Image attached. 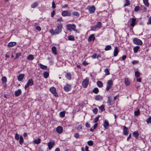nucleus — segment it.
I'll return each instance as SVG.
<instances>
[{"instance_id":"nucleus-1","label":"nucleus","mask_w":151,"mask_h":151,"mask_svg":"<svg viewBox=\"0 0 151 151\" xmlns=\"http://www.w3.org/2000/svg\"><path fill=\"white\" fill-rule=\"evenodd\" d=\"M62 28V25L60 24L56 27L55 30L51 29L50 30L49 32L52 35H58L61 32Z\"/></svg>"},{"instance_id":"nucleus-2","label":"nucleus","mask_w":151,"mask_h":151,"mask_svg":"<svg viewBox=\"0 0 151 151\" xmlns=\"http://www.w3.org/2000/svg\"><path fill=\"white\" fill-rule=\"evenodd\" d=\"M67 29L70 31H71L72 30L75 31L76 26L74 24H68L66 26Z\"/></svg>"},{"instance_id":"nucleus-3","label":"nucleus","mask_w":151,"mask_h":151,"mask_svg":"<svg viewBox=\"0 0 151 151\" xmlns=\"http://www.w3.org/2000/svg\"><path fill=\"white\" fill-rule=\"evenodd\" d=\"M87 9L88 10L90 14L93 13L95 10V8L94 6H88Z\"/></svg>"},{"instance_id":"nucleus-4","label":"nucleus","mask_w":151,"mask_h":151,"mask_svg":"<svg viewBox=\"0 0 151 151\" xmlns=\"http://www.w3.org/2000/svg\"><path fill=\"white\" fill-rule=\"evenodd\" d=\"M133 42L138 45H141L142 44V41L137 38H135L133 40Z\"/></svg>"},{"instance_id":"nucleus-5","label":"nucleus","mask_w":151,"mask_h":151,"mask_svg":"<svg viewBox=\"0 0 151 151\" xmlns=\"http://www.w3.org/2000/svg\"><path fill=\"white\" fill-rule=\"evenodd\" d=\"M61 15L63 17L70 16L71 15V13L68 11L65 10L62 12Z\"/></svg>"},{"instance_id":"nucleus-6","label":"nucleus","mask_w":151,"mask_h":151,"mask_svg":"<svg viewBox=\"0 0 151 151\" xmlns=\"http://www.w3.org/2000/svg\"><path fill=\"white\" fill-rule=\"evenodd\" d=\"M50 90L55 96L57 97L58 96V94L56 92V89L55 87H52L50 88Z\"/></svg>"},{"instance_id":"nucleus-7","label":"nucleus","mask_w":151,"mask_h":151,"mask_svg":"<svg viewBox=\"0 0 151 151\" xmlns=\"http://www.w3.org/2000/svg\"><path fill=\"white\" fill-rule=\"evenodd\" d=\"M136 18H132V19L130 25L132 27H133L135 25L136 23Z\"/></svg>"},{"instance_id":"nucleus-8","label":"nucleus","mask_w":151,"mask_h":151,"mask_svg":"<svg viewBox=\"0 0 151 151\" xmlns=\"http://www.w3.org/2000/svg\"><path fill=\"white\" fill-rule=\"evenodd\" d=\"M56 132L59 134L61 133L63 131V128L61 126L58 127L56 129Z\"/></svg>"},{"instance_id":"nucleus-9","label":"nucleus","mask_w":151,"mask_h":151,"mask_svg":"<svg viewBox=\"0 0 151 151\" xmlns=\"http://www.w3.org/2000/svg\"><path fill=\"white\" fill-rule=\"evenodd\" d=\"M109 125V124L108 121L106 119L105 120L104 124H103L104 128L105 129H107L108 128V127Z\"/></svg>"},{"instance_id":"nucleus-10","label":"nucleus","mask_w":151,"mask_h":151,"mask_svg":"<svg viewBox=\"0 0 151 151\" xmlns=\"http://www.w3.org/2000/svg\"><path fill=\"white\" fill-rule=\"evenodd\" d=\"M123 134L124 135H127L128 133L129 130L127 127L124 126L123 127Z\"/></svg>"},{"instance_id":"nucleus-11","label":"nucleus","mask_w":151,"mask_h":151,"mask_svg":"<svg viewBox=\"0 0 151 151\" xmlns=\"http://www.w3.org/2000/svg\"><path fill=\"white\" fill-rule=\"evenodd\" d=\"M55 145L54 142H50L48 143V146L49 150H51Z\"/></svg>"},{"instance_id":"nucleus-12","label":"nucleus","mask_w":151,"mask_h":151,"mask_svg":"<svg viewBox=\"0 0 151 151\" xmlns=\"http://www.w3.org/2000/svg\"><path fill=\"white\" fill-rule=\"evenodd\" d=\"M22 93V91L20 89H18V90L16 91L15 92V95L16 96H18L20 95Z\"/></svg>"},{"instance_id":"nucleus-13","label":"nucleus","mask_w":151,"mask_h":151,"mask_svg":"<svg viewBox=\"0 0 151 151\" xmlns=\"http://www.w3.org/2000/svg\"><path fill=\"white\" fill-rule=\"evenodd\" d=\"M24 76V74H19L18 76L17 79L19 81H21L22 80Z\"/></svg>"},{"instance_id":"nucleus-14","label":"nucleus","mask_w":151,"mask_h":151,"mask_svg":"<svg viewBox=\"0 0 151 151\" xmlns=\"http://www.w3.org/2000/svg\"><path fill=\"white\" fill-rule=\"evenodd\" d=\"M95 39V37L93 34H92L91 35L88 39V41L89 42H91L93 40V41H94Z\"/></svg>"},{"instance_id":"nucleus-15","label":"nucleus","mask_w":151,"mask_h":151,"mask_svg":"<svg viewBox=\"0 0 151 151\" xmlns=\"http://www.w3.org/2000/svg\"><path fill=\"white\" fill-rule=\"evenodd\" d=\"M119 52V51L118 50V48L117 47H116L114 48V57H116L117 56Z\"/></svg>"},{"instance_id":"nucleus-16","label":"nucleus","mask_w":151,"mask_h":151,"mask_svg":"<svg viewBox=\"0 0 151 151\" xmlns=\"http://www.w3.org/2000/svg\"><path fill=\"white\" fill-rule=\"evenodd\" d=\"M65 77L69 80H70L71 79V75L70 73H67L65 75Z\"/></svg>"},{"instance_id":"nucleus-17","label":"nucleus","mask_w":151,"mask_h":151,"mask_svg":"<svg viewBox=\"0 0 151 151\" xmlns=\"http://www.w3.org/2000/svg\"><path fill=\"white\" fill-rule=\"evenodd\" d=\"M64 89V90L66 91H70L71 89L70 86H65Z\"/></svg>"},{"instance_id":"nucleus-18","label":"nucleus","mask_w":151,"mask_h":151,"mask_svg":"<svg viewBox=\"0 0 151 151\" xmlns=\"http://www.w3.org/2000/svg\"><path fill=\"white\" fill-rule=\"evenodd\" d=\"M16 44V42H9L8 45V46L9 47H12Z\"/></svg>"},{"instance_id":"nucleus-19","label":"nucleus","mask_w":151,"mask_h":151,"mask_svg":"<svg viewBox=\"0 0 151 151\" xmlns=\"http://www.w3.org/2000/svg\"><path fill=\"white\" fill-rule=\"evenodd\" d=\"M95 99L96 101H101L102 99V97L99 95H97Z\"/></svg>"},{"instance_id":"nucleus-20","label":"nucleus","mask_w":151,"mask_h":151,"mask_svg":"<svg viewBox=\"0 0 151 151\" xmlns=\"http://www.w3.org/2000/svg\"><path fill=\"white\" fill-rule=\"evenodd\" d=\"M89 81L87 79H86L83 81L82 83V85H88Z\"/></svg>"},{"instance_id":"nucleus-21","label":"nucleus","mask_w":151,"mask_h":151,"mask_svg":"<svg viewBox=\"0 0 151 151\" xmlns=\"http://www.w3.org/2000/svg\"><path fill=\"white\" fill-rule=\"evenodd\" d=\"M52 51L54 54L56 55L57 54V50L55 47L53 46L52 47Z\"/></svg>"},{"instance_id":"nucleus-22","label":"nucleus","mask_w":151,"mask_h":151,"mask_svg":"<svg viewBox=\"0 0 151 151\" xmlns=\"http://www.w3.org/2000/svg\"><path fill=\"white\" fill-rule=\"evenodd\" d=\"M33 82L32 79H30L28 80L26 85H33Z\"/></svg>"},{"instance_id":"nucleus-23","label":"nucleus","mask_w":151,"mask_h":151,"mask_svg":"<svg viewBox=\"0 0 151 151\" xmlns=\"http://www.w3.org/2000/svg\"><path fill=\"white\" fill-rule=\"evenodd\" d=\"M34 59L33 55H30L28 56L27 59L28 60H33Z\"/></svg>"},{"instance_id":"nucleus-24","label":"nucleus","mask_w":151,"mask_h":151,"mask_svg":"<svg viewBox=\"0 0 151 151\" xmlns=\"http://www.w3.org/2000/svg\"><path fill=\"white\" fill-rule=\"evenodd\" d=\"M134 115L136 116H138L140 114V111L139 109H137V111H135L134 112Z\"/></svg>"},{"instance_id":"nucleus-25","label":"nucleus","mask_w":151,"mask_h":151,"mask_svg":"<svg viewBox=\"0 0 151 151\" xmlns=\"http://www.w3.org/2000/svg\"><path fill=\"white\" fill-rule=\"evenodd\" d=\"M39 65L41 68L42 69H46L47 68V66L44 65L42 64H40Z\"/></svg>"},{"instance_id":"nucleus-26","label":"nucleus","mask_w":151,"mask_h":151,"mask_svg":"<svg viewBox=\"0 0 151 151\" xmlns=\"http://www.w3.org/2000/svg\"><path fill=\"white\" fill-rule=\"evenodd\" d=\"M41 142V139L40 138H38L37 139H35L34 141V143L38 144H39Z\"/></svg>"},{"instance_id":"nucleus-27","label":"nucleus","mask_w":151,"mask_h":151,"mask_svg":"<svg viewBox=\"0 0 151 151\" xmlns=\"http://www.w3.org/2000/svg\"><path fill=\"white\" fill-rule=\"evenodd\" d=\"M143 2L144 5L146 6H149V3L148 2V0H143Z\"/></svg>"},{"instance_id":"nucleus-28","label":"nucleus","mask_w":151,"mask_h":151,"mask_svg":"<svg viewBox=\"0 0 151 151\" xmlns=\"http://www.w3.org/2000/svg\"><path fill=\"white\" fill-rule=\"evenodd\" d=\"M108 101L107 103L109 104V105H112V100L111 99V97L108 96Z\"/></svg>"},{"instance_id":"nucleus-29","label":"nucleus","mask_w":151,"mask_h":151,"mask_svg":"<svg viewBox=\"0 0 151 151\" xmlns=\"http://www.w3.org/2000/svg\"><path fill=\"white\" fill-rule=\"evenodd\" d=\"M19 139V143L20 144V145H22L24 142L23 138L22 136H20Z\"/></svg>"},{"instance_id":"nucleus-30","label":"nucleus","mask_w":151,"mask_h":151,"mask_svg":"<svg viewBox=\"0 0 151 151\" xmlns=\"http://www.w3.org/2000/svg\"><path fill=\"white\" fill-rule=\"evenodd\" d=\"M111 49V47L110 45H108L106 46L104 50L105 51L110 50Z\"/></svg>"},{"instance_id":"nucleus-31","label":"nucleus","mask_w":151,"mask_h":151,"mask_svg":"<svg viewBox=\"0 0 151 151\" xmlns=\"http://www.w3.org/2000/svg\"><path fill=\"white\" fill-rule=\"evenodd\" d=\"M139 48V46H136L134 48V52L135 53H136L138 52V50Z\"/></svg>"},{"instance_id":"nucleus-32","label":"nucleus","mask_w":151,"mask_h":151,"mask_svg":"<svg viewBox=\"0 0 151 151\" xmlns=\"http://www.w3.org/2000/svg\"><path fill=\"white\" fill-rule=\"evenodd\" d=\"M68 40L71 41H74L75 40V37L73 36L70 35L68 36Z\"/></svg>"},{"instance_id":"nucleus-33","label":"nucleus","mask_w":151,"mask_h":151,"mask_svg":"<svg viewBox=\"0 0 151 151\" xmlns=\"http://www.w3.org/2000/svg\"><path fill=\"white\" fill-rule=\"evenodd\" d=\"M133 136L136 138H137L139 136V134L137 132H134L133 133Z\"/></svg>"},{"instance_id":"nucleus-34","label":"nucleus","mask_w":151,"mask_h":151,"mask_svg":"<svg viewBox=\"0 0 151 151\" xmlns=\"http://www.w3.org/2000/svg\"><path fill=\"white\" fill-rule=\"evenodd\" d=\"M65 112L64 111H61L60 113V116L62 118H63L65 116Z\"/></svg>"},{"instance_id":"nucleus-35","label":"nucleus","mask_w":151,"mask_h":151,"mask_svg":"<svg viewBox=\"0 0 151 151\" xmlns=\"http://www.w3.org/2000/svg\"><path fill=\"white\" fill-rule=\"evenodd\" d=\"M96 26L98 28H100L101 27V22H98Z\"/></svg>"},{"instance_id":"nucleus-36","label":"nucleus","mask_w":151,"mask_h":151,"mask_svg":"<svg viewBox=\"0 0 151 151\" xmlns=\"http://www.w3.org/2000/svg\"><path fill=\"white\" fill-rule=\"evenodd\" d=\"M75 16H76L77 17H79L80 16L79 14L77 12H74L72 13Z\"/></svg>"},{"instance_id":"nucleus-37","label":"nucleus","mask_w":151,"mask_h":151,"mask_svg":"<svg viewBox=\"0 0 151 151\" xmlns=\"http://www.w3.org/2000/svg\"><path fill=\"white\" fill-rule=\"evenodd\" d=\"M135 75L137 78L139 77L140 76V73L138 71H136L135 72Z\"/></svg>"},{"instance_id":"nucleus-38","label":"nucleus","mask_w":151,"mask_h":151,"mask_svg":"<svg viewBox=\"0 0 151 151\" xmlns=\"http://www.w3.org/2000/svg\"><path fill=\"white\" fill-rule=\"evenodd\" d=\"M43 75L44 78H48L49 76V73L47 72H45L44 73Z\"/></svg>"},{"instance_id":"nucleus-39","label":"nucleus","mask_w":151,"mask_h":151,"mask_svg":"<svg viewBox=\"0 0 151 151\" xmlns=\"http://www.w3.org/2000/svg\"><path fill=\"white\" fill-rule=\"evenodd\" d=\"M99 91L98 89L97 88H95L93 90V92L96 94Z\"/></svg>"},{"instance_id":"nucleus-40","label":"nucleus","mask_w":151,"mask_h":151,"mask_svg":"<svg viewBox=\"0 0 151 151\" xmlns=\"http://www.w3.org/2000/svg\"><path fill=\"white\" fill-rule=\"evenodd\" d=\"M37 3L36 2H35L32 4L31 5V7L32 8H34L36 7L37 5Z\"/></svg>"},{"instance_id":"nucleus-41","label":"nucleus","mask_w":151,"mask_h":151,"mask_svg":"<svg viewBox=\"0 0 151 151\" xmlns=\"http://www.w3.org/2000/svg\"><path fill=\"white\" fill-rule=\"evenodd\" d=\"M104 71L105 73V75H108L110 74L109 70L107 68H106L105 69Z\"/></svg>"},{"instance_id":"nucleus-42","label":"nucleus","mask_w":151,"mask_h":151,"mask_svg":"<svg viewBox=\"0 0 151 151\" xmlns=\"http://www.w3.org/2000/svg\"><path fill=\"white\" fill-rule=\"evenodd\" d=\"M87 144L89 146H91L93 145V142L92 141L90 140L88 142Z\"/></svg>"},{"instance_id":"nucleus-43","label":"nucleus","mask_w":151,"mask_h":151,"mask_svg":"<svg viewBox=\"0 0 151 151\" xmlns=\"http://www.w3.org/2000/svg\"><path fill=\"white\" fill-rule=\"evenodd\" d=\"M124 83L126 85H129V81L128 79H125Z\"/></svg>"},{"instance_id":"nucleus-44","label":"nucleus","mask_w":151,"mask_h":151,"mask_svg":"<svg viewBox=\"0 0 151 151\" xmlns=\"http://www.w3.org/2000/svg\"><path fill=\"white\" fill-rule=\"evenodd\" d=\"M146 122L147 124L151 123V116L149 117L147 119Z\"/></svg>"},{"instance_id":"nucleus-45","label":"nucleus","mask_w":151,"mask_h":151,"mask_svg":"<svg viewBox=\"0 0 151 151\" xmlns=\"http://www.w3.org/2000/svg\"><path fill=\"white\" fill-rule=\"evenodd\" d=\"M140 9V7L139 6H136L134 9V11L135 12H137L138 11H139Z\"/></svg>"},{"instance_id":"nucleus-46","label":"nucleus","mask_w":151,"mask_h":151,"mask_svg":"<svg viewBox=\"0 0 151 151\" xmlns=\"http://www.w3.org/2000/svg\"><path fill=\"white\" fill-rule=\"evenodd\" d=\"M99 118V116H97L94 119V120H93V123H95L96 122L98 121Z\"/></svg>"},{"instance_id":"nucleus-47","label":"nucleus","mask_w":151,"mask_h":151,"mask_svg":"<svg viewBox=\"0 0 151 151\" xmlns=\"http://www.w3.org/2000/svg\"><path fill=\"white\" fill-rule=\"evenodd\" d=\"M126 3L124 5L125 6H127L130 5V3L128 0H126Z\"/></svg>"},{"instance_id":"nucleus-48","label":"nucleus","mask_w":151,"mask_h":151,"mask_svg":"<svg viewBox=\"0 0 151 151\" xmlns=\"http://www.w3.org/2000/svg\"><path fill=\"white\" fill-rule=\"evenodd\" d=\"M147 24H151V16L148 19V21L147 22Z\"/></svg>"},{"instance_id":"nucleus-49","label":"nucleus","mask_w":151,"mask_h":151,"mask_svg":"<svg viewBox=\"0 0 151 151\" xmlns=\"http://www.w3.org/2000/svg\"><path fill=\"white\" fill-rule=\"evenodd\" d=\"M15 139L18 140L19 139V135L18 134H16L15 136Z\"/></svg>"},{"instance_id":"nucleus-50","label":"nucleus","mask_w":151,"mask_h":151,"mask_svg":"<svg viewBox=\"0 0 151 151\" xmlns=\"http://www.w3.org/2000/svg\"><path fill=\"white\" fill-rule=\"evenodd\" d=\"M2 80L3 82H5L6 81V77L3 76L2 78Z\"/></svg>"},{"instance_id":"nucleus-51","label":"nucleus","mask_w":151,"mask_h":151,"mask_svg":"<svg viewBox=\"0 0 151 151\" xmlns=\"http://www.w3.org/2000/svg\"><path fill=\"white\" fill-rule=\"evenodd\" d=\"M99 108L101 109L102 111H103L104 110V107L103 105H102L99 107Z\"/></svg>"},{"instance_id":"nucleus-52","label":"nucleus","mask_w":151,"mask_h":151,"mask_svg":"<svg viewBox=\"0 0 151 151\" xmlns=\"http://www.w3.org/2000/svg\"><path fill=\"white\" fill-rule=\"evenodd\" d=\"M97 54L96 53H94L93 54V55L92 56V58L93 59H95L96 58Z\"/></svg>"},{"instance_id":"nucleus-53","label":"nucleus","mask_w":151,"mask_h":151,"mask_svg":"<svg viewBox=\"0 0 151 151\" xmlns=\"http://www.w3.org/2000/svg\"><path fill=\"white\" fill-rule=\"evenodd\" d=\"M97 28H98L96 27V26H95L92 27L91 28V30L92 31H95L96 29Z\"/></svg>"},{"instance_id":"nucleus-54","label":"nucleus","mask_w":151,"mask_h":151,"mask_svg":"<svg viewBox=\"0 0 151 151\" xmlns=\"http://www.w3.org/2000/svg\"><path fill=\"white\" fill-rule=\"evenodd\" d=\"M93 112L95 114H96L98 112V109L97 108H95L93 110Z\"/></svg>"},{"instance_id":"nucleus-55","label":"nucleus","mask_w":151,"mask_h":151,"mask_svg":"<svg viewBox=\"0 0 151 151\" xmlns=\"http://www.w3.org/2000/svg\"><path fill=\"white\" fill-rule=\"evenodd\" d=\"M139 62L137 60H133L132 63L133 65H135L136 64H137Z\"/></svg>"},{"instance_id":"nucleus-56","label":"nucleus","mask_w":151,"mask_h":151,"mask_svg":"<svg viewBox=\"0 0 151 151\" xmlns=\"http://www.w3.org/2000/svg\"><path fill=\"white\" fill-rule=\"evenodd\" d=\"M112 84V81L111 80H110L107 82L108 85H111Z\"/></svg>"},{"instance_id":"nucleus-57","label":"nucleus","mask_w":151,"mask_h":151,"mask_svg":"<svg viewBox=\"0 0 151 151\" xmlns=\"http://www.w3.org/2000/svg\"><path fill=\"white\" fill-rule=\"evenodd\" d=\"M74 137L76 138H78L79 136V134L78 133H75L74 134Z\"/></svg>"},{"instance_id":"nucleus-58","label":"nucleus","mask_w":151,"mask_h":151,"mask_svg":"<svg viewBox=\"0 0 151 151\" xmlns=\"http://www.w3.org/2000/svg\"><path fill=\"white\" fill-rule=\"evenodd\" d=\"M82 128V126L81 125H79L77 127V129L78 131H80Z\"/></svg>"},{"instance_id":"nucleus-59","label":"nucleus","mask_w":151,"mask_h":151,"mask_svg":"<svg viewBox=\"0 0 151 151\" xmlns=\"http://www.w3.org/2000/svg\"><path fill=\"white\" fill-rule=\"evenodd\" d=\"M56 6H55V4L54 2V1H53L52 2V8L54 9L55 8Z\"/></svg>"},{"instance_id":"nucleus-60","label":"nucleus","mask_w":151,"mask_h":151,"mask_svg":"<svg viewBox=\"0 0 151 151\" xmlns=\"http://www.w3.org/2000/svg\"><path fill=\"white\" fill-rule=\"evenodd\" d=\"M142 79L141 78L138 77L137 78V81L138 82H140L141 81Z\"/></svg>"},{"instance_id":"nucleus-61","label":"nucleus","mask_w":151,"mask_h":151,"mask_svg":"<svg viewBox=\"0 0 151 151\" xmlns=\"http://www.w3.org/2000/svg\"><path fill=\"white\" fill-rule=\"evenodd\" d=\"M97 85H103V83L100 81H98L97 83Z\"/></svg>"},{"instance_id":"nucleus-62","label":"nucleus","mask_w":151,"mask_h":151,"mask_svg":"<svg viewBox=\"0 0 151 151\" xmlns=\"http://www.w3.org/2000/svg\"><path fill=\"white\" fill-rule=\"evenodd\" d=\"M36 29L38 31H40L41 30V27L39 26H37L36 27Z\"/></svg>"},{"instance_id":"nucleus-63","label":"nucleus","mask_w":151,"mask_h":151,"mask_svg":"<svg viewBox=\"0 0 151 151\" xmlns=\"http://www.w3.org/2000/svg\"><path fill=\"white\" fill-rule=\"evenodd\" d=\"M55 11L54 10H53L51 13V15L52 17H53L54 16V15L55 14Z\"/></svg>"},{"instance_id":"nucleus-64","label":"nucleus","mask_w":151,"mask_h":151,"mask_svg":"<svg viewBox=\"0 0 151 151\" xmlns=\"http://www.w3.org/2000/svg\"><path fill=\"white\" fill-rule=\"evenodd\" d=\"M111 87V86H107V87L106 88V90L108 91L109 90V89Z\"/></svg>"}]
</instances>
